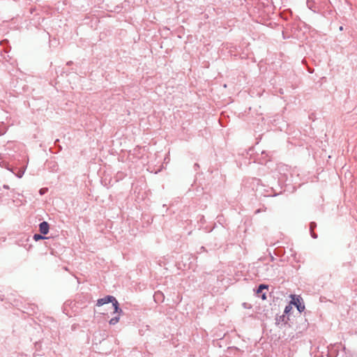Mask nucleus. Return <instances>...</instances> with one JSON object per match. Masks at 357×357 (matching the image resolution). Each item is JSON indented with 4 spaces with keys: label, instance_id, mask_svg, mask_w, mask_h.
I'll return each mask as SVG.
<instances>
[{
    "label": "nucleus",
    "instance_id": "nucleus-1",
    "mask_svg": "<svg viewBox=\"0 0 357 357\" xmlns=\"http://www.w3.org/2000/svg\"><path fill=\"white\" fill-rule=\"evenodd\" d=\"M112 303L114 307V312L119 313V314L123 312L122 310L119 307V303L116 299L112 296H107L105 298H100L97 301V305L101 306L104 304Z\"/></svg>",
    "mask_w": 357,
    "mask_h": 357
},
{
    "label": "nucleus",
    "instance_id": "nucleus-2",
    "mask_svg": "<svg viewBox=\"0 0 357 357\" xmlns=\"http://www.w3.org/2000/svg\"><path fill=\"white\" fill-rule=\"evenodd\" d=\"M292 300L291 301V304L294 305L297 310L301 312L305 310V305L302 303V298L299 296L296 297L295 296H291Z\"/></svg>",
    "mask_w": 357,
    "mask_h": 357
},
{
    "label": "nucleus",
    "instance_id": "nucleus-3",
    "mask_svg": "<svg viewBox=\"0 0 357 357\" xmlns=\"http://www.w3.org/2000/svg\"><path fill=\"white\" fill-rule=\"evenodd\" d=\"M39 230L41 234L45 235L49 232V224L47 222H43L39 225Z\"/></svg>",
    "mask_w": 357,
    "mask_h": 357
},
{
    "label": "nucleus",
    "instance_id": "nucleus-4",
    "mask_svg": "<svg viewBox=\"0 0 357 357\" xmlns=\"http://www.w3.org/2000/svg\"><path fill=\"white\" fill-rule=\"evenodd\" d=\"M268 289V286L266 284H260L257 290V293L258 294H260L264 289Z\"/></svg>",
    "mask_w": 357,
    "mask_h": 357
},
{
    "label": "nucleus",
    "instance_id": "nucleus-5",
    "mask_svg": "<svg viewBox=\"0 0 357 357\" xmlns=\"http://www.w3.org/2000/svg\"><path fill=\"white\" fill-rule=\"evenodd\" d=\"M306 4H307V6L309 8V9L313 10V11H315V10H314V1L312 0H307V2H306Z\"/></svg>",
    "mask_w": 357,
    "mask_h": 357
},
{
    "label": "nucleus",
    "instance_id": "nucleus-6",
    "mask_svg": "<svg viewBox=\"0 0 357 357\" xmlns=\"http://www.w3.org/2000/svg\"><path fill=\"white\" fill-rule=\"evenodd\" d=\"M119 321V317H113L110 319L109 321V324L111 325H115L116 324H117Z\"/></svg>",
    "mask_w": 357,
    "mask_h": 357
},
{
    "label": "nucleus",
    "instance_id": "nucleus-7",
    "mask_svg": "<svg viewBox=\"0 0 357 357\" xmlns=\"http://www.w3.org/2000/svg\"><path fill=\"white\" fill-rule=\"evenodd\" d=\"M46 237L41 236L40 234H34L33 235V239L35 241H38L41 239H45Z\"/></svg>",
    "mask_w": 357,
    "mask_h": 357
},
{
    "label": "nucleus",
    "instance_id": "nucleus-8",
    "mask_svg": "<svg viewBox=\"0 0 357 357\" xmlns=\"http://www.w3.org/2000/svg\"><path fill=\"white\" fill-rule=\"evenodd\" d=\"M291 306L290 305H287L284 308V314H287L290 312V310H291Z\"/></svg>",
    "mask_w": 357,
    "mask_h": 357
},
{
    "label": "nucleus",
    "instance_id": "nucleus-9",
    "mask_svg": "<svg viewBox=\"0 0 357 357\" xmlns=\"http://www.w3.org/2000/svg\"><path fill=\"white\" fill-rule=\"evenodd\" d=\"M316 226H317V225L315 222H311L310 225V231H312L314 229V228L316 227Z\"/></svg>",
    "mask_w": 357,
    "mask_h": 357
},
{
    "label": "nucleus",
    "instance_id": "nucleus-10",
    "mask_svg": "<svg viewBox=\"0 0 357 357\" xmlns=\"http://www.w3.org/2000/svg\"><path fill=\"white\" fill-rule=\"evenodd\" d=\"M48 189L47 188H41L39 191L40 194V195H43L45 193H46L47 192Z\"/></svg>",
    "mask_w": 357,
    "mask_h": 357
},
{
    "label": "nucleus",
    "instance_id": "nucleus-11",
    "mask_svg": "<svg viewBox=\"0 0 357 357\" xmlns=\"http://www.w3.org/2000/svg\"><path fill=\"white\" fill-rule=\"evenodd\" d=\"M284 318H285V315H284V314H283V315H282V316H280V317H279V319H278V321H284Z\"/></svg>",
    "mask_w": 357,
    "mask_h": 357
},
{
    "label": "nucleus",
    "instance_id": "nucleus-12",
    "mask_svg": "<svg viewBox=\"0 0 357 357\" xmlns=\"http://www.w3.org/2000/svg\"><path fill=\"white\" fill-rule=\"evenodd\" d=\"M311 236L314 238H317V235L315 233L312 232V231H311Z\"/></svg>",
    "mask_w": 357,
    "mask_h": 357
},
{
    "label": "nucleus",
    "instance_id": "nucleus-13",
    "mask_svg": "<svg viewBox=\"0 0 357 357\" xmlns=\"http://www.w3.org/2000/svg\"><path fill=\"white\" fill-rule=\"evenodd\" d=\"M261 298H262L263 300L266 299V294H262L261 295Z\"/></svg>",
    "mask_w": 357,
    "mask_h": 357
},
{
    "label": "nucleus",
    "instance_id": "nucleus-14",
    "mask_svg": "<svg viewBox=\"0 0 357 357\" xmlns=\"http://www.w3.org/2000/svg\"><path fill=\"white\" fill-rule=\"evenodd\" d=\"M160 296V293H156V294H155V297H157V296Z\"/></svg>",
    "mask_w": 357,
    "mask_h": 357
},
{
    "label": "nucleus",
    "instance_id": "nucleus-15",
    "mask_svg": "<svg viewBox=\"0 0 357 357\" xmlns=\"http://www.w3.org/2000/svg\"><path fill=\"white\" fill-rule=\"evenodd\" d=\"M340 31H342V30H343V27H342V26H340Z\"/></svg>",
    "mask_w": 357,
    "mask_h": 357
}]
</instances>
